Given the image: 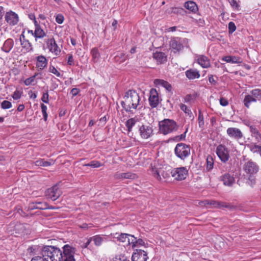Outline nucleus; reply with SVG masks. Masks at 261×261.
Returning a JSON list of instances; mask_svg holds the SVG:
<instances>
[{
  "label": "nucleus",
  "mask_w": 261,
  "mask_h": 261,
  "mask_svg": "<svg viewBox=\"0 0 261 261\" xmlns=\"http://www.w3.org/2000/svg\"><path fill=\"white\" fill-rule=\"evenodd\" d=\"M195 58L197 63L203 68H207L211 66L210 59L203 55H196Z\"/></svg>",
  "instance_id": "obj_18"
},
{
  "label": "nucleus",
  "mask_w": 261,
  "mask_h": 261,
  "mask_svg": "<svg viewBox=\"0 0 261 261\" xmlns=\"http://www.w3.org/2000/svg\"><path fill=\"white\" fill-rule=\"evenodd\" d=\"M48 97H49V95L48 93V91H46L45 92H44L43 93V95H42V96L41 98L42 101L46 103H48L49 102Z\"/></svg>",
  "instance_id": "obj_52"
},
{
  "label": "nucleus",
  "mask_w": 261,
  "mask_h": 261,
  "mask_svg": "<svg viewBox=\"0 0 261 261\" xmlns=\"http://www.w3.org/2000/svg\"><path fill=\"white\" fill-rule=\"evenodd\" d=\"M46 43L47 47L50 52L54 54L55 55L60 54L61 49L54 38L48 39Z\"/></svg>",
  "instance_id": "obj_19"
},
{
  "label": "nucleus",
  "mask_w": 261,
  "mask_h": 261,
  "mask_svg": "<svg viewBox=\"0 0 261 261\" xmlns=\"http://www.w3.org/2000/svg\"><path fill=\"white\" fill-rule=\"evenodd\" d=\"M192 99V96L191 94L187 95L184 98L185 102H189Z\"/></svg>",
  "instance_id": "obj_62"
},
{
  "label": "nucleus",
  "mask_w": 261,
  "mask_h": 261,
  "mask_svg": "<svg viewBox=\"0 0 261 261\" xmlns=\"http://www.w3.org/2000/svg\"><path fill=\"white\" fill-rule=\"evenodd\" d=\"M226 133L230 138L237 141L244 137L243 134L241 130L237 127L228 128L226 130Z\"/></svg>",
  "instance_id": "obj_14"
},
{
  "label": "nucleus",
  "mask_w": 261,
  "mask_h": 261,
  "mask_svg": "<svg viewBox=\"0 0 261 261\" xmlns=\"http://www.w3.org/2000/svg\"><path fill=\"white\" fill-rule=\"evenodd\" d=\"M198 121L199 127L202 128L204 124V117L200 111H199Z\"/></svg>",
  "instance_id": "obj_45"
},
{
  "label": "nucleus",
  "mask_w": 261,
  "mask_h": 261,
  "mask_svg": "<svg viewBox=\"0 0 261 261\" xmlns=\"http://www.w3.org/2000/svg\"><path fill=\"white\" fill-rule=\"evenodd\" d=\"M173 13L174 14H182L184 12V9L181 8L172 7Z\"/></svg>",
  "instance_id": "obj_54"
},
{
  "label": "nucleus",
  "mask_w": 261,
  "mask_h": 261,
  "mask_svg": "<svg viewBox=\"0 0 261 261\" xmlns=\"http://www.w3.org/2000/svg\"><path fill=\"white\" fill-rule=\"evenodd\" d=\"M167 167H164L159 164L154 163L152 167V172L153 176L158 180H161V176L164 178H166L169 176V173L166 170Z\"/></svg>",
  "instance_id": "obj_6"
},
{
  "label": "nucleus",
  "mask_w": 261,
  "mask_h": 261,
  "mask_svg": "<svg viewBox=\"0 0 261 261\" xmlns=\"http://www.w3.org/2000/svg\"><path fill=\"white\" fill-rule=\"evenodd\" d=\"M80 89L76 88H73L71 91V93L73 96H75L77 95V94L80 92Z\"/></svg>",
  "instance_id": "obj_61"
},
{
  "label": "nucleus",
  "mask_w": 261,
  "mask_h": 261,
  "mask_svg": "<svg viewBox=\"0 0 261 261\" xmlns=\"http://www.w3.org/2000/svg\"><path fill=\"white\" fill-rule=\"evenodd\" d=\"M112 261H129L127 256H126L124 254H119L117 255L113 258Z\"/></svg>",
  "instance_id": "obj_44"
},
{
  "label": "nucleus",
  "mask_w": 261,
  "mask_h": 261,
  "mask_svg": "<svg viewBox=\"0 0 261 261\" xmlns=\"http://www.w3.org/2000/svg\"><path fill=\"white\" fill-rule=\"evenodd\" d=\"M230 5L234 8L238 9L239 5L236 0H228Z\"/></svg>",
  "instance_id": "obj_58"
},
{
  "label": "nucleus",
  "mask_w": 261,
  "mask_h": 261,
  "mask_svg": "<svg viewBox=\"0 0 261 261\" xmlns=\"http://www.w3.org/2000/svg\"><path fill=\"white\" fill-rule=\"evenodd\" d=\"M222 60L225 61L227 63H230L233 64L242 63L243 62L242 59L237 56H227L223 57Z\"/></svg>",
  "instance_id": "obj_25"
},
{
  "label": "nucleus",
  "mask_w": 261,
  "mask_h": 261,
  "mask_svg": "<svg viewBox=\"0 0 261 261\" xmlns=\"http://www.w3.org/2000/svg\"><path fill=\"white\" fill-rule=\"evenodd\" d=\"M221 180L224 185L231 186L234 182V178L233 175L230 173H225L221 176Z\"/></svg>",
  "instance_id": "obj_20"
},
{
  "label": "nucleus",
  "mask_w": 261,
  "mask_h": 261,
  "mask_svg": "<svg viewBox=\"0 0 261 261\" xmlns=\"http://www.w3.org/2000/svg\"><path fill=\"white\" fill-rule=\"evenodd\" d=\"M236 30L235 24L233 22H230L228 23V30L229 33H232Z\"/></svg>",
  "instance_id": "obj_53"
},
{
  "label": "nucleus",
  "mask_w": 261,
  "mask_h": 261,
  "mask_svg": "<svg viewBox=\"0 0 261 261\" xmlns=\"http://www.w3.org/2000/svg\"><path fill=\"white\" fill-rule=\"evenodd\" d=\"M22 47L25 50V51L29 52L32 50V45L29 40L24 39L20 42Z\"/></svg>",
  "instance_id": "obj_36"
},
{
  "label": "nucleus",
  "mask_w": 261,
  "mask_h": 261,
  "mask_svg": "<svg viewBox=\"0 0 261 261\" xmlns=\"http://www.w3.org/2000/svg\"><path fill=\"white\" fill-rule=\"evenodd\" d=\"M257 100H255V98H254L251 94L246 95L243 100L245 106L247 108L250 107L251 102H255Z\"/></svg>",
  "instance_id": "obj_34"
},
{
  "label": "nucleus",
  "mask_w": 261,
  "mask_h": 261,
  "mask_svg": "<svg viewBox=\"0 0 261 261\" xmlns=\"http://www.w3.org/2000/svg\"><path fill=\"white\" fill-rule=\"evenodd\" d=\"M179 106L181 110H182L187 116H188L190 118H192V119H194L192 112L186 105L183 103H180L179 104Z\"/></svg>",
  "instance_id": "obj_40"
},
{
  "label": "nucleus",
  "mask_w": 261,
  "mask_h": 261,
  "mask_svg": "<svg viewBox=\"0 0 261 261\" xmlns=\"http://www.w3.org/2000/svg\"><path fill=\"white\" fill-rule=\"evenodd\" d=\"M185 7L192 12L195 13L198 11L196 4L193 1L187 2L184 4Z\"/></svg>",
  "instance_id": "obj_31"
},
{
  "label": "nucleus",
  "mask_w": 261,
  "mask_h": 261,
  "mask_svg": "<svg viewBox=\"0 0 261 261\" xmlns=\"http://www.w3.org/2000/svg\"><path fill=\"white\" fill-rule=\"evenodd\" d=\"M35 203L36 204V208L40 210H55L57 208L54 206H49L48 203L46 202H35Z\"/></svg>",
  "instance_id": "obj_33"
},
{
  "label": "nucleus",
  "mask_w": 261,
  "mask_h": 261,
  "mask_svg": "<svg viewBox=\"0 0 261 261\" xmlns=\"http://www.w3.org/2000/svg\"><path fill=\"white\" fill-rule=\"evenodd\" d=\"M49 247H52V246H45L43 247L39 253V255L33 257L31 261H52L53 258L50 256L51 255L48 254V256L47 253H45Z\"/></svg>",
  "instance_id": "obj_11"
},
{
  "label": "nucleus",
  "mask_w": 261,
  "mask_h": 261,
  "mask_svg": "<svg viewBox=\"0 0 261 261\" xmlns=\"http://www.w3.org/2000/svg\"><path fill=\"white\" fill-rule=\"evenodd\" d=\"M21 95V93L19 91L16 90L14 92L12 97L14 99L17 100L20 98Z\"/></svg>",
  "instance_id": "obj_56"
},
{
  "label": "nucleus",
  "mask_w": 261,
  "mask_h": 261,
  "mask_svg": "<svg viewBox=\"0 0 261 261\" xmlns=\"http://www.w3.org/2000/svg\"><path fill=\"white\" fill-rule=\"evenodd\" d=\"M153 58L159 64H162L167 61V56L162 52L156 51L153 54Z\"/></svg>",
  "instance_id": "obj_26"
},
{
  "label": "nucleus",
  "mask_w": 261,
  "mask_h": 261,
  "mask_svg": "<svg viewBox=\"0 0 261 261\" xmlns=\"http://www.w3.org/2000/svg\"><path fill=\"white\" fill-rule=\"evenodd\" d=\"M208 81L211 84L214 85H215L217 84V81L214 79L213 75H210L208 76Z\"/></svg>",
  "instance_id": "obj_60"
},
{
  "label": "nucleus",
  "mask_w": 261,
  "mask_h": 261,
  "mask_svg": "<svg viewBox=\"0 0 261 261\" xmlns=\"http://www.w3.org/2000/svg\"><path fill=\"white\" fill-rule=\"evenodd\" d=\"M247 125L249 127L250 132L251 133V136L253 135H254L257 132H258V130L256 128V127L254 125Z\"/></svg>",
  "instance_id": "obj_55"
},
{
  "label": "nucleus",
  "mask_w": 261,
  "mask_h": 261,
  "mask_svg": "<svg viewBox=\"0 0 261 261\" xmlns=\"http://www.w3.org/2000/svg\"><path fill=\"white\" fill-rule=\"evenodd\" d=\"M186 77L189 80H194L199 78L200 74L198 70L196 69H190L185 72Z\"/></svg>",
  "instance_id": "obj_23"
},
{
  "label": "nucleus",
  "mask_w": 261,
  "mask_h": 261,
  "mask_svg": "<svg viewBox=\"0 0 261 261\" xmlns=\"http://www.w3.org/2000/svg\"><path fill=\"white\" fill-rule=\"evenodd\" d=\"M46 196L53 201L57 200L62 194V191L57 185H55L47 190Z\"/></svg>",
  "instance_id": "obj_12"
},
{
  "label": "nucleus",
  "mask_w": 261,
  "mask_h": 261,
  "mask_svg": "<svg viewBox=\"0 0 261 261\" xmlns=\"http://www.w3.org/2000/svg\"><path fill=\"white\" fill-rule=\"evenodd\" d=\"M154 84L157 85H161L163 86L168 91H171L172 90V86L171 84L163 80L156 79L154 81Z\"/></svg>",
  "instance_id": "obj_30"
},
{
  "label": "nucleus",
  "mask_w": 261,
  "mask_h": 261,
  "mask_svg": "<svg viewBox=\"0 0 261 261\" xmlns=\"http://www.w3.org/2000/svg\"><path fill=\"white\" fill-rule=\"evenodd\" d=\"M36 75L37 74H35L34 75L30 77L27 79L24 82V84L27 86L31 85L34 82Z\"/></svg>",
  "instance_id": "obj_50"
},
{
  "label": "nucleus",
  "mask_w": 261,
  "mask_h": 261,
  "mask_svg": "<svg viewBox=\"0 0 261 261\" xmlns=\"http://www.w3.org/2000/svg\"><path fill=\"white\" fill-rule=\"evenodd\" d=\"M76 251L75 247L66 244L62 247V250L52 246V247L48 248L45 253L48 256V254L51 255L53 258L52 261H76L74 258Z\"/></svg>",
  "instance_id": "obj_1"
},
{
  "label": "nucleus",
  "mask_w": 261,
  "mask_h": 261,
  "mask_svg": "<svg viewBox=\"0 0 261 261\" xmlns=\"http://www.w3.org/2000/svg\"><path fill=\"white\" fill-rule=\"evenodd\" d=\"M149 105L152 108L157 107L159 104L158 93L155 89H151L150 91V96L148 99Z\"/></svg>",
  "instance_id": "obj_17"
},
{
  "label": "nucleus",
  "mask_w": 261,
  "mask_h": 261,
  "mask_svg": "<svg viewBox=\"0 0 261 261\" xmlns=\"http://www.w3.org/2000/svg\"><path fill=\"white\" fill-rule=\"evenodd\" d=\"M178 128V125L173 120L165 119L159 122V130L164 135L176 131Z\"/></svg>",
  "instance_id": "obj_3"
},
{
  "label": "nucleus",
  "mask_w": 261,
  "mask_h": 261,
  "mask_svg": "<svg viewBox=\"0 0 261 261\" xmlns=\"http://www.w3.org/2000/svg\"><path fill=\"white\" fill-rule=\"evenodd\" d=\"M49 71L58 77H61L62 76L61 73L56 69L54 66L50 65L49 67Z\"/></svg>",
  "instance_id": "obj_47"
},
{
  "label": "nucleus",
  "mask_w": 261,
  "mask_h": 261,
  "mask_svg": "<svg viewBox=\"0 0 261 261\" xmlns=\"http://www.w3.org/2000/svg\"><path fill=\"white\" fill-rule=\"evenodd\" d=\"M34 34L36 40L37 38L42 39L46 35V33L41 26H37V28H35Z\"/></svg>",
  "instance_id": "obj_29"
},
{
  "label": "nucleus",
  "mask_w": 261,
  "mask_h": 261,
  "mask_svg": "<svg viewBox=\"0 0 261 261\" xmlns=\"http://www.w3.org/2000/svg\"><path fill=\"white\" fill-rule=\"evenodd\" d=\"M170 173L175 179L177 180H182L186 178L188 174V170L186 167H181L174 168Z\"/></svg>",
  "instance_id": "obj_7"
},
{
  "label": "nucleus",
  "mask_w": 261,
  "mask_h": 261,
  "mask_svg": "<svg viewBox=\"0 0 261 261\" xmlns=\"http://www.w3.org/2000/svg\"><path fill=\"white\" fill-rule=\"evenodd\" d=\"M214 161L212 156L209 155L206 159V169L207 170H211L213 168Z\"/></svg>",
  "instance_id": "obj_43"
},
{
  "label": "nucleus",
  "mask_w": 261,
  "mask_h": 261,
  "mask_svg": "<svg viewBox=\"0 0 261 261\" xmlns=\"http://www.w3.org/2000/svg\"><path fill=\"white\" fill-rule=\"evenodd\" d=\"M220 104L223 107L227 106L228 105V101L226 98L221 97L220 99Z\"/></svg>",
  "instance_id": "obj_57"
},
{
  "label": "nucleus",
  "mask_w": 261,
  "mask_h": 261,
  "mask_svg": "<svg viewBox=\"0 0 261 261\" xmlns=\"http://www.w3.org/2000/svg\"><path fill=\"white\" fill-rule=\"evenodd\" d=\"M91 54L92 57V60L94 62H97L100 57V53L97 47L93 48L91 50Z\"/></svg>",
  "instance_id": "obj_39"
},
{
  "label": "nucleus",
  "mask_w": 261,
  "mask_h": 261,
  "mask_svg": "<svg viewBox=\"0 0 261 261\" xmlns=\"http://www.w3.org/2000/svg\"><path fill=\"white\" fill-rule=\"evenodd\" d=\"M113 238L115 239L117 241L124 243V245H129L131 244V236L133 235L123 233H115L111 234Z\"/></svg>",
  "instance_id": "obj_13"
},
{
  "label": "nucleus",
  "mask_w": 261,
  "mask_h": 261,
  "mask_svg": "<svg viewBox=\"0 0 261 261\" xmlns=\"http://www.w3.org/2000/svg\"><path fill=\"white\" fill-rule=\"evenodd\" d=\"M243 169L246 174L252 175L258 172L259 166L255 162L249 160L244 163Z\"/></svg>",
  "instance_id": "obj_8"
},
{
  "label": "nucleus",
  "mask_w": 261,
  "mask_h": 261,
  "mask_svg": "<svg viewBox=\"0 0 261 261\" xmlns=\"http://www.w3.org/2000/svg\"><path fill=\"white\" fill-rule=\"evenodd\" d=\"M1 107L3 109H8L11 108L12 104L11 102L8 100H4L2 102Z\"/></svg>",
  "instance_id": "obj_49"
},
{
  "label": "nucleus",
  "mask_w": 261,
  "mask_h": 261,
  "mask_svg": "<svg viewBox=\"0 0 261 261\" xmlns=\"http://www.w3.org/2000/svg\"><path fill=\"white\" fill-rule=\"evenodd\" d=\"M131 244L132 247H136L138 245L144 246L145 244L144 242L142 239H137L134 236H131Z\"/></svg>",
  "instance_id": "obj_37"
},
{
  "label": "nucleus",
  "mask_w": 261,
  "mask_h": 261,
  "mask_svg": "<svg viewBox=\"0 0 261 261\" xmlns=\"http://www.w3.org/2000/svg\"><path fill=\"white\" fill-rule=\"evenodd\" d=\"M91 238L92 239V241L94 242L95 245H96V246H100L106 239L105 238L102 237L100 235H95Z\"/></svg>",
  "instance_id": "obj_35"
},
{
  "label": "nucleus",
  "mask_w": 261,
  "mask_h": 261,
  "mask_svg": "<svg viewBox=\"0 0 261 261\" xmlns=\"http://www.w3.org/2000/svg\"><path fill=\"white\" fill-rule=\"evenodd\" d=\"M190 146L183 143H178L174 148V153L176 156L182 160L190 155Z\"/></svg>",
  "instance_id": "obj_5"
},
{
  "label": "nucleus",
  "mask_w": 261,
  "mask_h": 261,
  "mask_svg": "<svg viewBox=\"0 0 261 261\" xmlns=\"http://www.w3.org/2000/svg\"><path fill=\"white\" fill-rule=\"evenodd\" d=\"M248 180L249 181L248 182V184L250 186L253 187L255 184V179L252 176V175H249Z\"/></svg>",
  "instance_id": "obj_59"
},
{
  "label": "nucleus",
  "mask_w": 261,
  "mask_h": 261,
  "mask_svg": "<svg viewBox=\"0 0 261 261\" xmlns=\"http://www.w3.org/2000/svg\"><path fill=\"white\" fill-rule=\"evenodd\" d=\"M54 164L53 160L50 161H45L44 159H40L34 162V164L37 166L48 167Z\"/></svg>",
  "instance_id": "obj_32"
},
{
  "label": "nucleus",
  "mask_w": 261,
  "mask_h": 261,
  "mask_svg": "<svg viewBox=\"0 0 261 261\" xmlns=\"http://www.w3.org/2000/svg\"><path fill=\"white\" fill-rule=\"evenodd\" d=\"M36 61V66L40 70H43L47 65V60L44 56H38Z\"/></svg>",
  "instance_id": "obj_21"
},
{
  "label": "nucleus",
  "mask_w": 261,
  "mask_h": 261,
  "mask_svg": "<svg viewBox=\"0 0 261 261\" xmlns=\"http://www.w3.org/2000/svg\"><path fill=\"white\" fill-rule=\"evenodd\" d=\"M67 63L69 65H72L73 64V58L72 55L68 56Z\"/></svg>",
  "instance_id": "obj_63"
},
{
  "label": "nucleus",
  "mask_w": 261,
  "mask_h": 261,
  "mask_svg": "<svg viewBox=\"0 0 261 261\" xmlns=\"http://www.w3.org/2000/svg\"><path fill=\"white\" fill-rule=\"evenodd\" d=\"M91 241H92V239H91V238L90 237L89 239H88L87 241L82 246V247L83 248H87L88 245L91 242Z\"/></svg>",
  "instance_id": "obj_64"
},
{
  "label": "nucleus",
  "mask_w": 261,
  "mask_h": 261,
  "mask_svg": "<svg viewBox=\"0 0 261 261\" xmlns=\"http://www.w3.org/2000/svg\"><path fill=\"white\" fill-rule=\"evenodd\" d=\"M64 20V17L61 14H58L56 16V21L59 24H62Z\"/></svg>",
  "instance_id": "obj_51"
},
{
  "label": "nucleus",
  "mask_w": 261,
  "mask_h": 261,
  "mask_svg": "<svg viewBox=\"0 0 261 261\" xmlns=\"http://www.w3.org/2000/svg\"><path fill=\"white\" fill-rule=\"evenodd\" d=\"M139 121L138 117L135 116L133 118L128 119L125 122V126L129 132L132 131L133 127L135 126L137 122Z\"/></svg>",
  "instance_id": "obj_27"
},
{
  "label": "nucleus",
  "mask_w": 261,
  "mask_h": 261,
  "mask_svg": "<svg viewBox=\"0 0 261 261\" xmlns=\"http://www.w3.org/2000/svg\"><path fill=\"white\" fill-rule=\"evenodd\" d=\"M140 98L138 93L134 90H128L124 94L123 100L121 104L126 112L133 113L139 106Z\"/></svg>",
  "instance_id": "obj_2"
},
{
  "label": "nucleus",
  "mask_w": 261,
  "mask_h": 261,
  "mask_svg": "<svg viewBox=\"0 0 261 261\" xmlns=\"http://www.w3.org/2000/svg\"><path fill=\"white\" fill-rule=\"evenodd\" d=\"M85 166H90L92 168H98L102 166V164L97 161H93L89 164H86Z\"/></svg>",
  "instance_id": "obj_48"
},
{
  "label": "nucleus",
  "mask_w": 261,
  "mask_h": 261,
  "mask_svg": "<svg viewBox=\"0 0 261 261\" xmlns=\"http://www.w3.org/2000/svg\"><path fill=\"white\" fill-rule=\"evenodd\" d=\"M127 59V56L122 53H118L115 57L116 62L122 63Z\"/></svg>",
  "instance_id": "obj_42"
},
{
  "label": "nucleus",
  "mask_w": 261,
  "mask_h": 261,
  "mask_svg": "<svg viewBox=\"0 0 261 261\" xmlns=\"http://www.w3.org/2000/svg\"><path fill=\"white\" fill-rule=\"evenodd\" d=\"M201 203L204 205H210L212 206V207L214 208H227L229 209H233L236 207V206L232 205L229 203L215 200H205Z\"/></svg>",
  "instance_id": "obj_9"
},
{
  "label": "nucleus",
  "mask_w": 261,
  "mask_h": 261,
  "mask_svg": "<svg viewBox=\"0 0 261 261\" xmlns=\"http://www.w3.org/2000/svg\"><path fill=\"white\" fill-rule=\"evenodd\" d=\"M247 147L253 153H258L261 156V146L255 144H247Z\"/></svg>",
  "instance_id": "obj_38"
},
{
  "label": "nucleus",
  "mask_w": 261,
  "mask_h": 261,
  "mask_svg": "<svg viewBox=\"0 0 261 261\" xmlns=\"http://www.w3.org/2000/svg\"><path fill=\"white\" fill-rule=\"evenodd\" d=\"M137 177L135 174L132 173L130 172L126 173H120L116 172L114 175L115 179H135Z\"/></svg>",
  "instance_id": "obj_22"
},
{
  "label": "nucleus",
  "mask_w": 261,
  "mask_h": 261,
  "mask_svg": "<svg viewBox=\"0 0 261 261\" xmlns=\"http://www.w3.org/2000/svg\"><path fill=\"white\" fill-rule=\"evenodd\" d=\"M14 46V41L11 38L7 39L4 43L1 49L6 53H9Z\"/></svg>",
  "instance_id": "obj_24"
},
{
  "label": "nucleus",
  "mask_w": 261,
  "mask_h": 261,
  "mask_svg": "<svg viewBox=\"0 0 261 261\" xmlns=\"http://www.w3.org/2000/svg\"><path fill=\"white\" fill-rule=\"evenodd\" d=\"M138 132L142 139H148L154 135L153 125L150 123L139 124L138 125Z\"/></svg>",
  "instance_id": "obj_4"
},
{
  "label": "nucleus",
  "mask_w": 261,
  "mask_h": 261,
  "mask_svg": "<svg viewBox=\"0 0 261 261\" xmlns=\"http://www.w3.org/2000/svg\"><path fill=\"white\" fill-rule=\"evenodd\" d=\"M216 153L220 160L223 163H226L229 160V151L223 145L220 144L217 147Z\"/></svg>",
  "instance_id": "obj_10"
},
{
  "label": "nucleus",
  "mask_w": 261,
  "mask_h": 261,
  "mask_svg": "<svg viewBox=\"0 0 261 261\" xmlns=\"http://www.w3.org/2000/svg\"><path fill=\"white\" fill-rule=\"evenodd\" d=\"M41 108L43 116V119L45 121H46L47 119V107L43 103L41 104Z\"/></svg>",
  "instance_id": "obj_46"
},
{
  "label": "nucleus",
  "mask_w": 261,
  "mask_h": 261,
  "mask_svg": "<svg viewBox=\"0 0 261 261\" xmlns=\"http://www.w3.org/2000/svg\"><path fill=\"white\" fill-rule=\"evenodd\" d=\"M5 18L6 22L10 25H15L19 21V17L17 14L11 10L6 13Z\"/></svg>",
  "instance_id": "obj_15"
},
{
  "label": "nucleus",
  "mask_w": 261,
  "mask_h": 261,
  "mask_svg": "<svg viewBox=\"0 0 261 261\" xmlns=\"http://www.w3.org/2000/svg\"><path fill=\"white\" fill-rule=\"evenodd\" d=\"M250 94H251L254 98H255V100H259L261 99V90L259 89H254L252 90Z\"/></svg>",
  "instance_id": "obj_41"
},
{
  "label": "nucleus",
  "mask_w": 261,
  "mask_h": 261,
  "mask_svg": "<svg viewBox=\"0 0 261 261\" xmlns=\"http://www.w3.org/2000/svg\"><path fill=\"white\" fill-rule=\"evenodd\" d=\"M147 253L141 249H136L132 256V261H147Z\"/></svg>",
  "instance_id": "obj_16"
},
{
  "label": "nucleus",
  "mask_w": 261,
  "mask_h": 261,
  "mask_svg": "<svg viewBox=\"0 0 261 261\" xmlns=\"http://www.w3.org/2000/svg\"><path fill=\"white\" fill-rule=\"evenodd\" d=\"M171 47L176 51L180 50L182 48V45L178 38L173 39L170 42Z\"/></svg>",
  "instance_id": "obj_28"
}]
</instances>
